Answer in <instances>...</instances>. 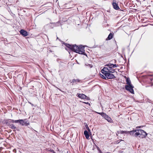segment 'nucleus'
I'll use <instances>...</instances> for the list:
<instances>
[{
    "mask_svg": "<svg viewBox=\"0 0 153 153\" xmlns=\"http://www.w3.org/2000/svg\"><path fill=\"white\" fill-rule=\"evenodd\" d=\"M61 42L62 44V45H64L66 47L65 48V50H67V43H65L64 42L62 41H61Z\"/></svg>",
    "mask_w": 153,
    "mask_h": 153,
    "instance_id": "412c9836",
    "label": "nucleus"
},
{
    "mask_svg": "<svg viewBox=\"0 0 153 153\" xmlns=\"http://www.w3.org/2000/svg\"><path fill=\"white\" fill-rule=\"evenodd\" d=\"M141 128V126H137L136 127L137 128Z\"/></svg>",
    "mask_w": 153,
    "mask_h": 153,
    "instance_id": "a878e982",
    "label": "nucleus"
},
{
    "mask_svg": "<svg viewBox=\"0 0 153 153\" xmlns=\"http://www.w3.org/2000/svg\"><path fill=\"white\" fill-rule=\"evenodd\" d=\"M13 122V120L8 119L6 120L5 122V123L7 126H10Z\"/></svg>",
    "mask_w": 153,
    "mask_h": 153,
    "instance_id": "9d476101",
    "label": "nucleus"
},
{
    "mask_svg": "<svg viewBox=\"0 0 153 153\" xmlns=\"http://www.w3.org/2000/svg\"><path fill=\"white\" fill-rule=\"evenodd\" d=\"M9 128L11 129H15L16 128V127L14 125V124H12L11 125L9 126Z\"/></svg>",
    "mask_w": 153,
    "mask_h": 153,
    "instance_id": "aec40b11",
    "label": "nucleus"
},
{
    "mask_svg": "<svg viewBox=\"0 0 153 153\" xmlns=\"http://www.w3.org/2000/svg\"><path fill=\"white\" fill-rule=\"evenodd\" d=\"M68 52H69V53H70L69 51H68Z\"/></svg>",
    "mask_w": 153,
    "mask_h": 153,
    "instance_id": "c9c22d12",
    "label": "nucleus"
},
{
    "mask_svg": "<svg viewBox=\"0 0 153 153\" xmlns=\"http://www.w3.org/2000/svg\"><path fill=\"white\" fill-rule=\"evenodd\" d=\"M84 103H85V104H87V103H86V102H84Z\"/></svg>",
    "mask_w": 153,
    "mask_h": 153,
    "instance_id": "7c9ffc66",
    "label": "nucleus"
},
{
    "mask_svg": "<svg viewBox=\"0 0 153 153\" xmlns=\"http://www.w3.org/2000/svg\"><path fill=\"white\" fill-rule=\"evenodd\" d=\"M19 123L22 126H26L29 125V122L26 119L20 120Z\"/></svg>",
    "mask_w": 153,
    "mask_h": 153,
    "instance_id": "423d86ee",
    "label": "nucleus"
},
{
    "mask_svg": "<svg viewBox=\"0 0 153 153\" xmlns=\"http://www.w3.org/2000/svg\"><path fill=\"white\" fill-rule=\"evenodd\" d=\"M126 82H127L126 84L128 85H125V88L126 89L129 91L131 93L134 94V91L133 88L134 87L131 84V81L129 78H127V79H126Z\"/></svg>",
    "mask_w": 153,
    "mask_h": 153,
    "instance_id": "20e7f679",
    "label": "nucleus"
},
{
    "mask_svg": "<svg viewBox=\"0 0 153 153\" xmlns=\"http://www.w3.org/2000/svg\"><path fill=\"white\" fill-rule=\"evenodd\" d=\"M129 131H118V133L120 134H127L128 133Z\"/></svg>",
    "mask_w": 153,
    "mask_h": 153,
    "instance_id": "a211bd4d",
    "label": "nucleus"
},
{
    "mask_svg": "<svg viewBox=\"0 0 153 153\" xmlns=\"http://www.w3.org/2000/svg\"><path fill=\"white\" fill-rule=\"evenodd\" d=\"M151 114H152V112H151Z\"/></svg>",
    "mask_w": 153,
    "mask_h": 153,
    "instance_id": "f704fd0d",
    "label": "nucleus"
},
{
    "mask_svg": "<svg viewBox=\"0 0 153 153\" xmlns=\"http://www.w3.org/2000/svg\"><path fill=\"white\" fill-rule=\"evenodd\" d=\"M105 68L107 69L108 70V72H109L114 73L115 71V69H114L113 67L109 68L107 67H105L103 68Z\"/></svg>",
    "mask_w": 153,
    "mask_h": 153,
    "instance_id": "ddd939ff",
    "label": "nucleus"
},
{
    "mask_svg": "<svg viewBox=\"0 0 153 153\" xmlns=\"http://www.w3.org/2000/svg\"><path fill=\"white\" fill-rule=\"evenodd\" d=\"M147 135V134L144 130L142 129H137V132L134 134V136L136 137L138 136L140 138L142 139L146 138Z\"/></svg>",
    "mask_w": 153,
    "mask_h": 153,
    "instance_id": "7ed1b4c3",
    "label": "nucleus"
},
{
    "mask_svg": "<svg viewBox=\"0 0 153 153\" xmlns=\"http://www.w3.org/2000/svg\"><path fill=\"white\" fill-rule=\"evenodd\" d=\"M20 34L24 36H26L28 35L27 32L24 30H21L20 31Z\"/></svg>",
    "mask_w": 153,
    "mask_h": 153,
    "instance_id": "9b49d317",
    "label": "nucleus"
},
{
    "mask_svg": "<svg viewBox=\"0 0 153 153\" xmlns=\"http://www.w3.org/2000/svg\"><path fill=\"white\" fill-rule=\"evenodd\" d=\"M114 36V33H110L108 35V37L106 38V40H108L111 39Z\"/></svg>",
    "mask_w": 153,
    "mask_h": 153,
    "instance_id": "4468645a",
    "label": "nucleus"
},
{
    "mask_svg": "<svg viewBox=\"0 0 153 153\" xmlns=\"http://www.w3.org/2000/svg\"><path fill=\"white\" fill-rule=\"evenodd\" d=\"M129 131V132H128V133L129 134L131 135H134V133H135L137 132V129H136L135 130H132V131Z\"/></svg>",
    "mask_w": 153,
    "mask_h": 153,
    "instance_id": "dca6fc26",
    "label": "nucleus"
},
{
    "mask_svg": "<svg viewBox=\"0 0 153 153\" xmlns=\"http://www.w3.org/2000/svg\"><path fill=\"white\" fill-rule=\"evenodd\" d=\"M112 5L114 9L116 10H119L120 9L119 7L118 4H117L116 2H113L112 3Z\"/></svg>",
    "mask_w": 153,
    "mask_h": 153,
    "instance_id": "1a4fd4ad",
    "label": "nucleus"
},
{
    "mask_svg": "<svg viewBox=\"0 0 153 153\" xmlns=\"http://www.w3.org/2000/svg\"><path fill=\"white\" fill-rule=\"evenodd\" d=\"M86 128H87V129H88V130H89V128H88V126L87 125H86Z\"/></svg>",
    "mask_w": 153,
    "mask_h": 153,
    "instance_id": "393cba45",
    "label": "nucleus"
},
{
    "mask_svg": "<svg viewBox=\"0 0 153 153\" xmlns=\"http://www.w3.org/2000/svg\"><path fill=\"white\" fill-rule=\"evenodd\" d=\"M13 131H16V130H14Z\"/></svg>",
    "mask_w": 153,
    "mask_h": 153,
    "instance_id": "2f4dec72",
    "label": "nucleus"
},
{
    "mask_svg": "<svg viewBox=\"0 0 153 153\" xmlns=\"http://www.w3.org/2000/svg\"><path fill=\"white\" fill-rule=\"evenodd\" d=\"M57 39H59V38H58V37H57Z\"/></svg>",
    "mask_w": 153,
    "mask_h": 153,
    "instance_id": "72a5a7b5",
    "label": "nucleus"
},
{
    "mask_svg": "<svg viewBox=\"0 0 153 153\" xmlns=\"http://www.w3.org/2000/svg\"><path fill=\"white\" fill-rule=\"evenodd\" d=\"M100 153H103L102 152V151H100Z\"/></svg>",
    "mask_w": 153,
    "mask_h": 153,
    "instance_id": "c756f323",
    "label": "nucleus"
},
{
    "mask_svg": "<svg viewBox=\"0 0 153 153\" xmlns=\"http://www.w3.org/2000/svg\"><path fill=\"white\" fill-rule=\"evenodd\" d=\"M68 48H69L72 51L81 54H85V47L82 45L77 46L75 45H71L68 43Z\"/></svg>",
    "mask_w": 153,
    "mask_h": 153,
    "instance_id": "f257e3e1",
    "label": "nucleus"
},
{
    "mask_svg": "<svg viewBox=\"0 0 153 153\" xmlns=\"http://www.w3.org/2000/svg\"><path fill=\"white\" fill-rule=\"evenodd\" d=\"M51 152H52L53 153H55L54 151L53 150H52V151Z\"/></svg>",
    "mask_w": 153,
    "mask_h": 153,
    "instance_id": "c85d7f7f",
    "label": "nucleus"
},
{
    "mask_svg": "<svg viewBox=\"0 0 153 153\" xmlns=\"http://www.w3.org/2000/svg\"><path fill=\"white\" fill-rule=\"evenodd\" d=\"M97 113L102 116L109 122L110 123H113V121L111 118L106 114L103 112L101 113L97 112Z\"/></svg>",
    "mask_w": 153,
    "mask_h": 153,
    "instance_id": "39448f33",
    "label": "nucleus"
},
{
    "mask_svg": "<svg viewBox=\"0 0 153 153\" xmlns=\"http://www.w3.org/2000/svg\"><path fill=\"white\" fill-rule=\"evenodd\" d=\"M146 77L150 82H151L153 80V79L152 78V76L151 75H147L146 76ZM149 84L150 85L149 86H152L153 85V83L152 82H151Z\"/></svg>",
    "mask_w": 153,
    "mask_h": 153,
    "instance_id": "6e6552de",
    "label": "nucleus"
},
{
    "mask_svg": "<svg viewBox=\"0 0 153 153\" xmlns=\"http://www.w3.org/2000/svg\"><path fill=\"white\" fill-rule=\"evenodd\" d=\"M106 66H108L109 68H111L113 67V68H117L118 66V65L116 64H113L110 63L107 64L105 65Z\"/></svg>",
    "mask_w": 153,
    "mask_h": 153,
    "instance_id": "f8f14e48",
    "label": "nucleus"
},
{
    "mask_svg": "<svg viewBox=\"0 0 153 153\" xmlns=\"http://www.w3.org/2000/svg\"><path fill=\"white\" fill-rule=\"evenodd\" d=\"M96 147H97V150L99 151L100 152V151H101V150H100L98 146H96Z\"/></svg>",
    "mask_w": 153,
    "mask_h": 153,
    "instance_id": "b1692460",
    "label": "nucleus"
},
{
    "mask_svg": "<svg viewBox=\"0 0 153 153\" xmlns=\"http://www.w3.org/2000/svg\"><path fill=\"white\" fill-rule=\"evenodd\" d=\"M124 78L126 79H127V78H128L129 77H127L126 76H124Z\"/></svg>",
    "mask_w": 153,
    "mask_h": 153,
    "instance_id": "cd10ccee",
    "label": "nucleus"
},
{
    "mask_svg": "<svg viewBox=\"0 0 153 153\" xmlns=\"http://www.w3.org/2000/svg\"><path fill=\"white\" fill-rule=\"evenodd\" d=\"M20 120H13V122L15 123H20Z\"/></svg>",
    "mask_w": 153,
    "mask_h": 153,
    "instance_id": "4be33fe9",
    "label": "nucleus"
},
{
    "mask_svg": "<svg viewBox=\"0 0 153 153\" xmlns=\"http://www.w3.org/2000/svg\"><path fill=\"white\" fill-rule=\"evenodd\" d=\"M17 131H19V130H18V129H17Z\"/></svg>",
    "mask_w": 153,
    "mask_h": 153,
    "instance_id": "473e14b6",
    "label": "nucleus"
},
{
    "mask_svg": "<svg viewBox=\"0 0 153 153\" xmlns=\"http://www.w3.org/2000/svg\"><path fill=\"white\" fill-rule=\"evenodd\" d=\"M108 70L106 68H103L101 71L102 73L103 74H100V75L101 77L103 79L107 80L108 79H112L116 78L114 75L112 74L111 72H108Z\"/></svg>",
    "mask_w": 153,
    "mask_h": 153,
    "instance_id": "f03ea898",
    "label": "nucleus"
},
{
    "mask_svg": "<svg viewBox=\"0 0 153 153\" xmlns=\"http://www.w3.org/2000/svg\"><path fill=\"white\" fill-rule=\"evenodd\" d=\"M84 134L85 135L86 138L87 139H89V134L88 131L85 130L84 132Z\"/></svg>",
    "mask_w": 153,
    "mask_h": 153,
    "instance_id": "2eb2a0df",
    "label": "nucleus"
},
{
    "mask_svg": "<svg viewBox=\"0 0 153 153\" xmlns=\"http://www.w3.org/2000/svg\"><path fill=\"white\" fill-rule=\"evenodd\" d=\"M89 67H90V68H91L92 67V65H89Z\"/></svg>",
    "mask_w": 153,
    "mask_h": 153,
    "instance_id": "bb28decb",
    "label": "nucleus"
},
{
    "mask_svg": "<svg viewBox=\"0 0 153 153\" xmlns=\"http://www.w3.org/2000/svg\"><path fill=\"white\" fill-rule=\"evenodd\" d=\"M20 153H22V152H20Z\"/></svg>",
    "mask_w": 153,
    "mask_h": 153,
    "instance_id": "e433bc0d",
    "label": "nucleus"
},
{
    "mask_svg": "<svg viewBox=\"0 0 153 153\" xmlns=\"http://www.w3.org/2000/svg\"><path fill=\"white\" fill-rule=\"evenodd\" d=\"M77 96L79 98H81V99H85L87 100H89V97H88L84 94H77Z\"/></svg>",
    "mask_w": 153,
    "mask_h": 153,
    "instance_id": "0eeeda50",
    "label": "nucleus"
},
{
    "mask_svg": "<svg viewBox=\"0 0 153 153\" xmlns=\"http://www.w3.org/2000/svg\"><path fill=\"white\" fill-rule=\"evenodd\" d=\"M52 24L55 27L59 26L61 25V24L59 22H57L56 23H53Z\"/></svg>",
    "mask_w": 153,
    "mask_h": 153,
    "instance_id": "f3484780",
    "label": "nucleus"
},
{
    "mask_svg": "<svg viewBox=\"0 0 153 153\" xmlns=\"http://www.w3.org/2000/svg\"><path fill=\"white\" fill-rule=\"evenodd\" d=\"M121 141H123V140H117V141H116L115 142H116V143L118 144V143H120Z\"/></svg>",
    "mask_w": 153,
    "mask_h": 153,
    "instance_id": "5701e85b",
    "label": "nucleus"
},
{
    "mask_svg": "<svg viewBox=\"0 0 153 153\" xmlns=\"http://www.w3.org/2000/svg\"><path fill=\"white\" fill-rule=\"evenodd\" d=\"M80 81V80L79 79H73L72 80V82H79Z\"/></svg>",
    "mask_w": 153,
    "mask_h": 153,
    "instance_id": "6ab92c4d",
    "label": "nucleus"
}]
</instances>
